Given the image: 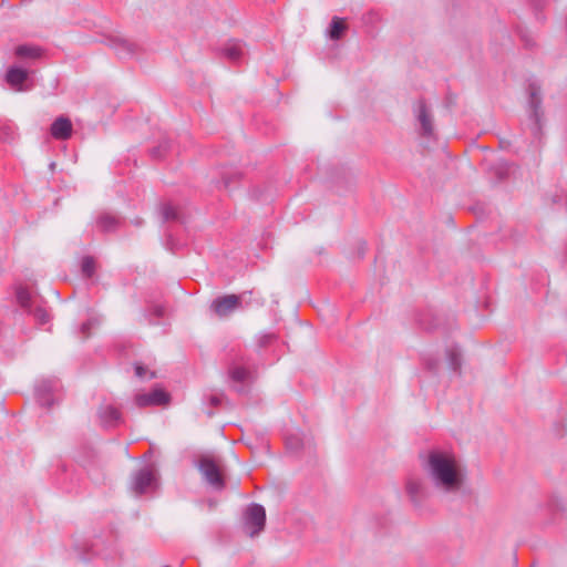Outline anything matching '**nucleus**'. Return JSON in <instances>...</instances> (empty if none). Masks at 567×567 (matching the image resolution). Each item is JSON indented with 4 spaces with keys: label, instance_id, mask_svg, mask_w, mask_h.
<instances>
[{
    "label": "nucleus",
    "instance_id": "obj_1",
    "mask_svg": "<svg viewBox=\"0 0 567 567\" xmlns=\"http://www.w3.org/2000/svg\"><path fill=\"white\" fill-rule=\"evenodd\" d=\"M424 468L433 486L445 494L461 491L467 477L466 468L460 458L445 450L429 451Z\"/></svg>",
    "mask_w": 567,
    "mask_h": 567
},
{
    "label": "nucleus",
    "instance_id": "obj_2",
    "mask_svg": "<svg viewBox=\"0 0 567 567\" xmlns=\"http://www.w3.org/2000/svg\"><path fill=\"white\" fill-rule=\"evenodd\" d=\"M528 102L527 112L530 121V131L535 138H540L543 135V126L545 123V114L543 110V97L540 85L536 82H530L527 87Z\"/></svg>",
    "mask_w": 567,
    "mask_h": 567
},
{
    "label": "nucleus",
    "instance_id": "obj_3",
    "mask_svg": "<svg viewBox=\"0 0 567 567\" xmlns=\"http://www.w3.org/2000/svg\"><path fill=\"white\" fill-rule=\"evenodd\" d=\"M197 467L205 482L215 491H223L226 486L224 468L220 458L213 455H200L197 461Z\"/></svg>",
    "mask_w": 567,
    "mask_h": 567
},
{
    "label": "nucleus",
    "instance_id": "obj_4",
    "mask_svg": "<svg viewBox=\"0 0 567 567\" xmlns=\"http://www.w3.org/2000/svg\"><path fill=\"white\" fill-rule=\"evenodd\" d=\"M252 290L243 291L239 295H225L217 297L210 303V310L219 318H227L238 309H244V303L249 305Z\"/></svg>",
    "mask_w": 567,
    "mask_h": 567
},
{
    "label": "nucleus",
    "instance_id": "obj_5",
    "mask_svg": "<svg viewBox=\"0 0 567 567\" xmlns=\"http://www.w3.org/2000/svg\"><path fill=\"white\" fill-rule=\"evenodd\" d=\"M266 526V509L258 503H251L244 513V528L246 534L254 538L260 535Z\"/></svg>",
    "mask_w": 567,
    "mask_h": 567
},
{
    "label": "nucleus",
    "instance_id": "obj_6",
    "mask_svg": "<svg viewBox=\"0 0 567 567\" xmlns=\"http://www.w3.org/2000/svg\"><path fill=\"white\" fill-rule=\"evenodd\" d=\"M405 493L413 508L422 512L430 496V489L426 483L420 477L409 476L405 481Z\"/></svg>",
    "mask_w": 567,
    "mask_h": 567
},
{
    "label": "nucleus",
    "instance_id": "obj_7",
    "mask_svg": "<svg viewBox=\"0 0 567 567\" xmlns=\"http://www.w3.org/2000/svg\"><path fill=\"white\" fill-rule=\"evenodd\" d=\"M413 112L420 124L419 134L423 138H434V118L431 109L423 97H420L413 105Z\"/></svg>",
    "mask_w": 567,
    "mask_h": 567
},
{
    "label": "nucleus",
    "instance_id": "obj_8",
    "mask_svg": "<svg viewBox=\"0 0 567 567\" xmlns=\"http://www.w3.org/2000/svg\"><path fill=\"white\" fill-rule=\"evenodd\" d=\"M16 299L19 306L29 315L33 316L39 324H45L50 321V315L45 308L41 306L33 307V301L29 290L19 285L16 287Z\"/></svg>",
    "mask_w": 567,
    "mask_h": 567
},
{
    "label": "nucleus",
    "instance_id": "obj_9",
    "mask_svg": "<svg viewBox=\"0 0 567 567\" xmlns=\"http://www.w3.org/2000/svg\"><path fill=\"white\" fill-rule=\"evenodd\" d=\"M156 485V473L153 468L143 467L132 474L131 491L141 496Z\"/></svg>",
    "mask_w": 567,
    "mask_h": 567
},
{
    "label": "nucleus",
    "instance_id": "obj_10",
    "mask_svg": "<svg viewBox=\"0 0 567 567\" xmlns=\"http://www.w3.org/2000/svg\"><path fill=\"white\" fill-rule=\"evenodd\" d=\"M29 78L30 71L19 65L9 66L4 75L8 85L17 92H25L32 89V84H28Z\"/></svg>",
    "mask_w": 567,
    "mask_h": 567
},
{
    "label": "nucleus",
    "instance_id": "obj_11",
    "mask_svg": "<svg viewBox=\"0 0 567 567\" xmlns=\"http://www.w3.org/2000/svg\"><path fill=\"white\" fill-rule=\"evenodd\" d=\"M171 401V395L164 389L156 386L148 393H137L135 404L138 408L166 405Z\"/></svg>",
    "mask_w": 567,
    "mask_h": 567
},
{
    "label": "nucleus",
    "instance_id": "obj_12",
    "mask_svg": "<svg viewBox=\"0 0 567 567\" xmlns=\"http://www.w3.org/2000/svg\"><path fill=\"white\" fill-rule=\"evenodd\" d=\"M228 375L233 382L239 383V385L235 386V390L239 394L248 393L246 383L250 382L252 379V374L249 370H247L244 367L237 365L236 363H231L228 368Z\"/></svg>",
    "mask_w": 567,
    "mask_h": 567
},
{
    "label": "nucleus",
    "instance_id": "obj_13",
    "mask_svg": "<svg viewBox=\"0 0 567 567\" xmlns=\"http://www.w3.org/2000/svg\"><path fill=\"white\" fill-rule=\"evenodd\" d=\"M73 125L65 115L58 116L50 126V134L58 141H66L72 136Z\"/></svg>",
    "mask_w": 567,
    "mask_h": 567
},
{
    "label": "nucleus",
    "instance_id": "obj_14",
    "mask_svg": "<svg viewBox=\"0 0 567 567\" xmlns=\"http://www.w3.org/2000/svg\"><path fill=\"white\" fill-rule=\"evenodd\" d=\"M97 416L104 427H115L122 421L121 411L111 404L100 405Z\"/></svg>",
    "mask_w": 567,
    "mask_h": 567
},
{
    "label": "nucleus",
    "instance_id": "obj_15",
    "mask_svg": "<svg viewBox=\"0 0 567 567\" xmlns=\"http://www.w3.org/2000/svg\"><path fill=\"white\" fill-rule=\"evenodd\" d=\"M107 45L114 49L121 58L132 56L138 49L137 44L121 37L107 38Z\"/></svg>",
    "mask_w": 567,
    "mask_h": 567
},
{
    "label": "nucleus",
    "instance_id": "obj_16",
    "mask_svg": "<svg viewBox=\"0 0 567 567\" xmlns=\"http://www.w3.org/2000/svg\"><path fill=\"white\" fill-rule=\"evenodd\" d=\"M123 221V218L107 212H103L99 215L96 225L102 233L109 234L116 231L122 226Z\"/></svg>",
    "mask_w": 567,
    "mask_h": 567
},
{
    "label": "nucleus",
    "instance_id": "obj_17",
    "mask_svg": "<svg viewBox=\"0 0 567 567\" xmlns=\"http://www.w3.org/2000/svg\"><path fill=\"white\" fill-rule=\"evenodd\" d=\"M52 391L53 383L50 380H43L35 386V399L41 406H52Z\"/></svg>",
    "mask_w": 567,
    "mask_h": 567
},
{
    "label": "nucleus",
    "instance_id": "obj_18",
    "mask_svg": "<svg viewBox=\"0 0 567 567\" xmlns=\"http://www.w3.org/2000/svg\"><path fill=\"white\" fill-rule=\"evenodd\" d=\"M44 50L34 44H19L14 49V55L21 60H39L43 56Z\"/></svg>",
    "mask_w": 567,
    "mask_h": 567
},
{
    "label": "nucleus",
    "instance_id": "obj_19",
    "mask_svg": "<svg viewBox=\"0 0 567 567\" xmlns=\"http://www.w3.org/2000/svg\"><path fill=\"white\" fill-rule=\"evenodd\" d=\"M348 30V24L343 18L333 17L330 21V24L327 29V35L333 40H340L346 31Z\"/></svg>",
    "mask_w": 567,
    "mask_h": 567
},
{
    "label": "nucleus",
    "instance_id": "obj_20",
    "mask_svg": "<svg viewBox=\"0 0 567 567\" xmlns=\"http://www.w3.org/2000/svg\"><path fill=\"white\" fill-rule=\"evenodd\" d=\"M243 177V174L238 171L231 169H223L220 172L221 181L216 182V187H224L225 189H229L233 184L238 183Z\"/></svg>",
    "mask_w": 567,
    "mask_h": 567
},
{
    "label": "nucleus",
    "instance_id": "obj_21",
    "mask_svg": "<svg viewBox=\"0 0 567 567\" xmlns=\"http://www.w3.org/2000/svg\"><path fill=\"white\" fill-rule=\"evenodd\" d=\"M161 217L163 223L167 221H176L184 223L183 216L178 212V209L173 206L171 203H162L161 204Z\"/></svg>",
    "mask_w": 567,
    "mask_h": 567
},
{
    "label": "nucleus",
    "instance_id": "obj_22",
    "mask_svg": "<svg viewBox=\"0 0 567 567\" xmlns=\"http://www.w3.org/2000/svg\"><path fill=\"white\" fill-rule=\"evenodd\" d=\"M417 324L425 331H433L439 328V318L431 311L421 312L417 316Z\"/></svg>",
    "mask_w": 567,
    "mask_h": 567
},
{
    "label": "nucleus",
    "instance_id": "obj_23",
    "mask_svg": "<svg viewBox=\"0 0 567 567\" xmlns=\"http://www.w3.org/2000/svg\"><path fill=\"white\" fill-rule=\"evenodd\" d=\"M172 148V142L167 137L161 138L158 144L150 150V156L152 159L162 161L165 158L167 153Z\"/></svg>",
    "mask_w": 567,
    "mask_h": 567
},
{
    "label": "nucleus",
    "instance_id": "obj_24",
    "mask_svg": "<svg viewBox=\"0 0 567 567\" xmlns=\"http://www.w3.org/2000/svg\"><path fill=\"white\" fill-rule=\"evenodd\" d=\"M221 53L231 62H238L243 56V48L238 42H229L223 49Z\"/></svg>",
    "mask_w": 567,
    "mask_h": 567
},
{
    "label": "nucleus",
    "instance_id": "obj_25",
    "mask_svg": "<svg viewBox=\"0 0 567 567\" xmlns=\"http://www.w3.org/2000/svg\"><path fill=\"white\" fill-rule=\"evenodd\" d=\"M447 363L452 371L460 373L462 367V355L457 347H452L446 351Z\"/></svg>",
    "mask_w": 567,
    "mask_h": 567
},
{
    "label": "nucleus",
    "instance_id": "obj_26",
    "mask_svg": "<svg viewBox=\"0 0 567 567\" xmlns=\"http://www.w3.org/2000/svg\"><path fill=\"white\" fill-rule=\"evenodd\" d=\"M96 261L93 256H84L81 261V272L84 278H92L95 274Z\"/></svg>",
    "mask_w": 567,
    "mask_h": 567
},
{
    "label": "nucleus",
    "instance_id": "obj_27",
    "mask_svg": "<svg viewBox=\"0 0 567 567\" xmlns=\"http://www.w3.org/2000/svg\"><path fill=\"white\" fill-rule=\"evenodd\" d=\"M16 140V127L12 123L0 125V142L12 143Z\"/></svg>",
    "mask_w": 567,
    "mask_h": 567
},
{
    "label": "nucleus",
    "instance_id": "obj_28",
    "mask_svg": "<svg viewBox=\"0 0 567 567\" xmlns=\"http://www.w3.org/2000/svg\"><path fill=\"white\" fill-rule=\"evenodd\" d=\"M100 324L97 318H89L84 321L80 327V334L83 340H86L91 337V330Z\"/></svg>",
    "mask_w": 567,
    "mask_h": 567
},
{
    "label": "nucleus",
    "instance_id": "obj_29",
    "mask_svg": "<svg viewBox=\"0 0 567 567\" xmlns=\"http://www.w3.org/2000/svg\"><path fill=\"white\" fill-rule=\"evenodd\" d=\"M148 312H150V318H148V322L151 324H157L158 322L153 320L152 317H155L157 319L159 318H163L165 316V308L161 305H151L150 308H148Z\"/></svg>",
    "mask_w": 567,
    "mask_h": 567
},
{
    "label": "nucleus",
    "instance_id": "obj_30",
    "mask_svg": "<svg viewBox=\"0 0 567 567\" xmlns=\"http://www.w3.org/2000/svg\"><path fill=\"white\" fill-rule=\"evenodd\" d=\"M424 368L432 374H436L440 369V360L435 357L427 355L423 358Z\"/></svg>",
    "mask_w": 567,
    "mask_h": 567
},
{
    "label": "nucleus",
    "instance_id": "obj_31",
    "mask_svg": "<svg viewBox=\"0 0 567 567\" xmlns=\"http://www.w3.org/2000/svg\"><path fill=\"white\" fill-rule=\"evenodd\" d=\"M74 549L78 553V557H79L80 560H82V561H87L89 560V558L85 557V553H84L86 550L85 547H81L80 545H75ZM87 550H91L92 553L97 554L99 553L97 542H93L90 545V547L87 548Z\"/></svg>",
    "mask_w": 567,
    "mask_h": 567
},
{
    "label": "nucleus",
    "instance_id": "obj_32",
    "mask_svg": "<svg viewBox=\"0 0 567 567\" xmlns=\"http://www.w3.org/2000/svg\"><path fill=\"white\" fill-rule=\"evenodd\" d=\"M288 450L297 452L302 447V440L298 435H290L286 439Z\"/></svg>",
    "mask_w": 567,
    "mask_h": 567
},
{
    "label": "nucleus",
    "instance_id": "obj_33",
    "mask_svg": "<svg viewBox=\"0 0 567 567\" xmlns=\"http://www.w3.org/2000/svg\"><path fill=\"white\" fill-rule=\"evenodd\" d=\"M495 179L497 182L504 181L508 175V167L506 164H501L493 168Z\"/></svg>",
    "mask_w": 567,
    "mask_h": 567
},
{
    "label": "nucleus",
    "instance_id": "obj_34",
    "mask_svg": "<svg viewBox=\"0 0 567 567\" xmlns=\"http://www.w3.org/2000/svg\"><path fill=\"white\" fill-rule=\"evenodd\" d=\"M247 298H248V300L250 299V303L249 305L244 303V309L249 308L251 306L262 307L265 305V299L261 296H256L255 291L250 297H247Z\"/></svg>",
    "mask_w": 567,
    "mask_h": 567
},
{
    "label": "nucleus",
    "instance_id": "obj_35",
    "mask_svg": "<svg viewBox=\"0 0 567 567\" xmlns=\"http://www.w3.org/2000/svg\"><path fill=\"white\" fill-rule=\"evenodd\" d=\"M457 95L453 93L452 91H447L444 100V105L447 109H452L456 105Z\"/></svg>",
    "mask_w": 567,
    "mask_h": 567
},
{
    "label": "nucleus",
    "instance_id": "obj_36",
    "mask_svg": "<svg viewBox=\"0 0 567 567\" xmlns=\"http://www.w3.org/2000/svg\"><path fill=\"white\" fill-rule=\"evenodd\" d=\"M275 339H276V336L274 333L262 334L258 340V346L260 348H265V347L269 346Z\"/></svg>",
    "mask_w": 567,
    "mask_h": 567
},
{
    "label": "nucleus",
    "instance_id": "obj_37",
    "mask_svg": "<svg viewBox=\"0 0 567 567\" xmlns=\"http://www.w3.org/2000/svg\"><path fill=\"white\" fill-rule=\"evenodd\" d=\"M224 400H225L224 394H214V395L209 396V403H210V405H213L215 408L219 406Z\"/></svg>",
    "mask_w": 567,
    "mask_h": 567
},
{
    "label": "nucleus",
    "instance_id": "obj_38",
    "mask_svg": "<svg viewBox=\"0 0 567 567\" xmlns=\"http://www.w3.org/2000/svg\"><path fill=\"white\" fill-rule=\"evenodd\" d=\"M134 371L136 377L143 378L146 374L147 369L141 362H135Z\"/></svg>",
    "mask_w": 567,
    "mask_h": 567
},
{
    "label": "nucleus",
    "instance_id": "obj_39",
    "mask_svg": "<svg viewBox=\"0 0 567 567\" xmlns=\"http://www.w3.org/2000/svg\"><path fill=\"white\" fill-rule=\"evenodd\" d=\"M250 197L255 200H262L264 199V193L260 187H254L250 192Z\"/></svg>",
    "mask_w": 567,
    "mask_h": 567
},
{
    "label": "nucleus",
    "instance_id": "obj_40",
    "mask_svg": "<svg viewBox=\"0 0 567 567\" xmlns=\"http://www.w3.org/2000/svg\"><path fill=\"white\" fill-rule=\"evenodd\" d=\"M365 249H367V245L364 241L360 243L359 247H358V256L359 258H363L364 254H365Z\"/></svg>",
    "mask_w": 567,
    "mask_h": 567
},
{
    "label": "nucleus",
    "instance_id": "obj_41",
    "mask_svg": "<svg viewBox=\"0 0 567 567\" xmlns=\"http://www.w3.org/2000/svg\"><path fill=\"white\" fill-rule=\"evenodd\" d=\"M133 223L135 226H141L143 224V220L141 218H136Z\"/></svg>",
    "mask_w": 567,
    "mask_h": 567
},
{
    "label": "nucleus",
    "instance_id": "obj_42",
    "mask_svg": "<svg viewBox=\"0 0 567 567\" xmlns=\"http://www.w3.org/2000/svg\"><path fill=\"white\" fill-rule=\"evenodd\" d=\"M49 167L53 172L55 169V167H56V164L54 162H51Z\"/></svg>",
    "mask_w": 567,
    "mask_h": 567
},
{
    "label": "nucleus",
    "instance_id": "obj_43",
    "mask_svg": "<svg viewBox=\"0 0 567 567\" xmlns=\"http://www.w3.org/2000/svg\"><path fill=\"white\" fill-rule=\"evenodd\" d=\"M353 181V175L352 174H349L348 178H347V183L348 184H351Z\"/></svg>",
    "mask_w": 567,
    "mask_h": 567
},
{
    "label": "nucleus",
    "instance_id": "obj_44",
    "mask_svg": "<svg viewBox=\"0 0 567 567\" xmlns=\"http://www.w3.org/2000/svg\"><path fill=\"white\" fill-rule=\"evenodd\" d=\"M155 378H157L156 372H154V371L150 372V379H155Z\"/></svg>",
    "mask_w": 567,
    "mask_h": 567
},
{
    "label": "nucleus",
    "instance_id": "obj_45",
    "mask_svg": "<svg viewBox=\"0 0 567 567\" xmlns=\"http://www.w3.org/2000/svg\"><path fill=\"white\" fill-rule=\"evenodd\" d=\"M559 199H560V197H559V196H554L553 202H554L555 204H557Z\"/></svg>",
    "mask_w": 567,
    "mask_h": 567
},
{
    "label": "nucleus",
    "instance_id": "obj_46",
    "mask_svg": "<svg viewBox=\"0 0 567 567\" xmlns=\"http://www.w3.org/2000/svg\"><path fill=\"white\" fill-rule=\"evenodd\" d=\"M234 360H237V361H244V358L243 357H238V358H235Z\"/></svg>",
    "mask_w": 567,
    "mask_h": 567
},
{
    "label": "nucleus",
    "instance_id": "obj_47",
    "mask_svg": "<svg viewBox=\"0 0 567 567\" xmlns=\"http://www.w3.org/2000/svg\"><path fill=\"white\" fill-rule=\"evenodd\" d=\"M207 415H208L209 417H212V416L214 415V412H213V411H208V412H207Z\"/></svg>",
    "mask_w": 567,
    "mask_h": 567
},
{
    "label": "nucleus",
    "instance_id": "obj_48",
    "mask_svg": "<svg viewBox=\"0 0 567 567\" xmlns=\"http://www.w3.org/2000/svg\"><path fill=\"white\" fill-rule=\"evenodd\" d=\"M565 206H566V210H567V194L565 195Z\"/></svg>",
    "mask_w": 567,
    "mask_h": 567
}]
</instances>
